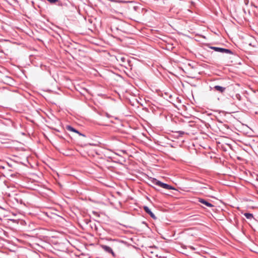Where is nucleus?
Masks as SVG:
<instances>
[{
  "mask_svg": "<svg viewBox=\"0 0 258 258\" xmlns=\"http://www.w3.org/2000/svg\"><path fill=\"white\" fill-rule=\"evenodd\" d=\"M226 88L225 87H222V86H218V85H216L213 87V89L215 91H217L219 93H221L224 92L226 90Z\"/></svg>",
  "mask_w": 258,
  "mask_h": 258,
  "instance_id": "7",
  "label": "nucleus"
},
{
  "mask_svg": "<svg viewBox=\"0 0 258 258\" xmlns=\"http://www.w3.org/2000/svg\"><path fill=\"white\" fill-rule=\"evenodd\" d=\"M124 59H125V58H124V57H122V58H121V60H122L123 61H124Z\"/></svg>",
  "mask_w": 258,
  "mask_h": 258,
  "instance_id": "16",
  "label": "nucleus"
},
{
  "mask_svg": "<svg viewBox=\"0 0 258 258\" xmlns=\"http://www.w3.org/2000/svg\"><path fill=\"white\" fill-rule=\"evenodd\" d=\"M66 128L69 131L73 132L77 134L79 133V132L78 130L71 125H67L66 126Z\"/></svg>",
  "mask_w": 258,
  "mask_h": 258,
  "instance_id": "8",
  "label": "nucleus"
},
{
  "mask_svg": "<svg viewBox=\"0 0 258 258\" xmlns=\"http://www.w3.org/2000/svg\"><path fill=\"white\" fill-rule=\"evenodd\" d=\"M78 134H79L80 136H83V137H86V136L83 134H82L81 133L79 132V133H78Z\"/></svg>",
  "mask_w": 258,
  "mask_h": 258,
  "instance_id": "13",
  "label": "nucleus"
},
{
  "mask_svg": "<svg viewBox=\"0 0 258 258\" xmlns=\"http://www.w3.org/2000/svg\"><path fill=\"white\" fill-rule=\"evenodd\" d=\"M14 200L18 204L25 205L21 195H16Z\"/></svg>",
  "mask_w": 258,
  "mask_h": 258,
  "instance_id": "4",
  "label": "nucleus"
},
{
  "mask_svg": "<svg viewBox=\"0 0 258 258\" xmlns=\"http://www.w3.org/2000/svg\"><path fill=\"white\" fill-rule=\"evenodd\" d=\"M142 223H143V224H145L146 226H147V224L146 222L143 221Z\"/></svg>",
  "mask_w": 258,
  "mask_h": 258,
  "instance_id": "14",
  "label": "nucleus"
},
{
  "mask_svg": "<svg viewBox=\"0 0 258 258\" xmlns=\"http://www.w3.org/2000/svg\"><path fill=\"white\" fill-rule=\"evenodd\" d=\"M144 211L148 214L153 219H156L157 217L155 216L154 214L151 211L148 207L145 206L143 207Z\"/></svg>",
  "mask_w": 258,
  "mask_h": 258,
  "instance_id": "5",
  "label": "nucleus"
},
{
  "mask_svg": "<svg viewBox=\"0 0 258 258\" xmlns=\"http://www.w3.org/2000/svg\"><path fill=\"white\" fill-rule=\"evenodd\" d=\"M218 122H222V121H220L219 120H218Z\"/></svg>",
  "mask_w": 258,
  "mask_h": 258,
  "instance_id": "17",
  "label": "nucleus"
},
{
  "mask_svg": "<svg viewBox=\"0 0 258 258\" xmlns=\"http://www.w3.org/2000/svg\"><path fill=\"white\" fill-rule=\"evenodd\" d=\"M244 216L248 219L253 218V216L252 214L249 213H245Z\"/></svg>",
  "mask_w": 258,
  "mask_h": 258,
  "instance_id": "9",
  "label": "nucleus"
},
{
  "mask_svg": "<svg viewBox=\"0 0 258 258\" xmlns=\"http://www.w3.org/2000/svg\"><path fill=\"white\" fill-rule=\"evenodd\" d=\"M152 183L167 189H175L171 185L163 183L154 178H150L149 179Z\"/></svg>",
  "mask_w": 258,
  "mask_h": 258,
  "instance_id": "1",
  "label": "nucleus"
},
{
  "mask_svg": "<svg viewBox=\"0 0 258 258\" xmlns=\"http://www.w3.org/2000/svg\"><path fill=\"white\" fill-rule=\"evenodd\" d=\"M179 133H180V134H184V132H181V131L179 132Z\"/></svg>",
  "mask_w": 258,
  "mask_h": 258,
  "instance_id": "15",
  "label": "nucleus"
},
{
  "mask_svg": "<svg viewBox=\"0 0 258 258\" xmlns=\"http://www.w3.org/2000/svg\"><path fill=\"white\" fill-rule=\"evenodd\" d=\"M198 201L200 203L205 205L207 207H214L213 205H212L211 203H209L208 201H207V200H206L205 199H202V198H199Z\"/></svg>",
  "mask_w": 258,
  "mask_h": 258,
  "instance_id": "6",
  "label": "nucleus"
},
{
  "mask_svg": "<svg viewBox=\"0 0 258 258\" xmlns=\"http://www.w3.org/2000/svg\"><path fill=\"white\" fill-rule=\"evenodd\" d=\"M212 49L215 50L217 52H219L222 53H228L230 54H233L234 53L233 51H232L230 49L221 48V47H215V46H212L210 47Z\"/></svg>",
  "mask_w": 258,
  "mask_h": 258,
  "instance_id": "2",
  "label": "nucleus"
},
{
  "mask_svg": "<svg viewBox=\"0 0 258 258\" xmlns=\"http://www.w3.org/2000/svg\"><path fill=\"white\" fill-rule=\"evenodd\" d=\"M105 115L106 117H107L108 118H110L111 117V116L107 113H105Z\"/></svg>",
  "mask_w": 258,
  "mask_h": 258,
  "instance_id": "12",
  "label": "nucleus"
},
{
  "mask_svg": "<svg viewBox=\"0 0 258 258\" xmlns=\"http://www.w3.org/2000/svg\"><path fill=\"white\" fill-rule=\"evenodd\" d=\"M101 247L104 251L109 253H111L113 256H115V253L110 247L106 245H101Z\"/></svg>",
  "mask_w": 258,
  "mask_h": 258,
  "instance_id": "3",
  "label": "nucleus"
},
{
  "mask_svg": "<svg viewBox=\"0 0 258 258\" xmlns=\"http://www.w3.org/2000/svg\"><path fill=\"white\" fill-rule=\"evenodd\" d=\"M236 96V98L237 99H238L239 100H240V99H241V96H240V94H236V96Z\"/></svg>",
  "mask_w": 258,
  "mask_h": 258,
  "instance_id": "11",
  "label": "nucleus"
},
{
  "mask_svg": "<svg viewBox=\"0 0 258 258\" xmlns=\"http://www.w3.org/2000/svg\"><path fill=\"white\" fill-rule=\"evenodd\" d=\"M51 4H55L58 2V0H47Z\"/></svg>",
  "mask_w": 258,
  "mask_h": 258,
  "instance_id": "10",
  "label": "nucleus"
}]
</instances>
